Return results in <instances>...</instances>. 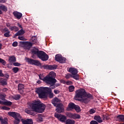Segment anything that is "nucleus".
Returning <instances> with one entry per match:
<instances>
[{"label": "nucleus", "instance_id": "1", "mask_svg": "<svg viewBox=\"0 0 124 124\" xmlns=\"http://www.w3.org/2000/svg\"><path fill=\"white\" fill-rule=\"evenodd\" d=\"M52 88L48 87H41L36 89V93L39 95V98H46L49 93V97L52 98L54 97V93H52Z\"/></svg>", "mask_w": 124, "mask_h": 124}, {"label": "nucleus", "instance_id": "2", "mask_svg": "<svg viewBox=\"0 0 124 124\" xmlns=\"http://www.w3.org/2000/svg\"><path fill=\"white\" fill-rule=\"evenodd\" d=\"M76 93L75 99L76 100H79L78 98H80V101H82L84 103H87L88 101H90V98L92 97V95L87 93L85 90L83 89L77 90Z\"/></svg>", "mask_w": 124, "mask_h": 124}, {"label": "nucleus", "instance_id": "3", "mask_svg": "<svg viewBox=\"0 0 124 124\" xmlns=\"http://www.w3.org/2000/svg\"><path fill=\"white\" fill-rule=\"evenodd\" d=\"M29 106L30 109H31L34 112H37V113H43L46 107L45 105L41 104V102L38 100L34 101Z\"/></svg>", "mask_w": 124, "mask_h": 124}, {"label": "nucleus", "instance_id": "4", "mask_svg": "<svg viewBox=\"0 0 124 124\" xmlns=\"http://www.w3.org/2000/svg\"><path fill=\"white\" fill-rule=\"evenodd\" d=\"M32 54L33 55H37V57L40 59L42 61H48L49 56L45 53V52L42 51H39L38 48L34 47L31 49Z\"/></svg>", "mask_w": 124, "mask_h": 124}, {"label": "nucleus", "instance_id": "5", "mask_svg": "<svg viewBox=\"0 0 124 124\" xmlns=\"http://www.w3.org/2000/svg\"><path fill=\"white\" fill-rule=\"evenodd\" d=\"M68 71L72 74V77L75 80H79V75L78 74V70L73 67H70Z\"/></svg>", "mask_w": 124, "mask_h": 124}, {"label": "nucleus", "instance_id": "6", "mask_svg": "<svg viewBox=\"0 0 124 124\" xmlns=\"http://www.w3.org/2000/svg\"><path fill=\"white\" fill-rule=\"evenodd\" d=\"M47 77L49 78L48 84H51V83H56L57 80L55 79V77H56V73L54 72H50L48 75L46 76Z\"/></svg>", "mask_w": 124, "mask_h": 124}, {"label": "nucleus", "instance_id": "7", "mask_svg": "<svg viewBox=\"0 0 124 124\" xmlns=\"http://www.w3.org/2000/svg\"><path fill=\"white\" fill-rule=\"evenodd\" d=\"M66 116L68 118H70L71 119H74V120H77L78 119H80L81 116L80 115L77 113H72L70 112H68L66 113Z\"/></svg>", "mask_w": 124, "mask_h": 124}, {"label": "nucleus", "instance_id": "8", "mask_svg": "<svg viewBox=\"0 0 124 124\" xmlns=\"http://www.w3.org/2000/svg\"><path fill=\"white\" fill-rule=\"evenodd\" d=\"M55 60L60 63H63L65 62L66 59L64 57H62L61 54H57L55 56Z\"/></svg>", "mask_w": 124, "mask_h": 124}, {"label": "nucleus", "instance_id": "9", "mask_svg": "<svg viewBox=\"0 0 124 124\" xmlns=\"http://www.w3.org/2000/svg\"><path fill=\"white\" fill-rule=\"evenodd\" d=\"M54 116L55 118H57L58 120L60 121V122H62V123H64L66 121V117L64 115L55 113Z\"/></svg>", "mask_w": 124, "mask_h": 124}, {"label": "nucleus", "instance_id": "10", "mask_svg": "<svg viewBox=\"0 0 124 124\" xmlns=\"http://www.w3.org/2000/svg\"><path fill=\"white\" fill-rule=\"evenodd\" d=\"M58 66L57 65H45L43 66L44 69H50V70H53L54 69H57Z\"/></svg>", "mask_w": 124, "mask_h": 124}, {"label": "nucleus", "instance_id": "11", "mask_svg": "<svg viewBox=\"0 0 124 124\" xmlns=\"http://www.w3.org/2000/svg\"><path fill=\"white\" fill-rule=\"evenodd\" d=\"M60 103L61 100L59 99L58 98H54L52 101V104L55 107H57V106H59V105L62 104Z\"/></svg>", "mask_w": 124, "mask_h": 124}, {"label": "nucleus", "instance_id": "12", "mask_svg": "<svg viewBox=\"0 0 124 124\" xmlns=\"http://www.w3.org/2000/svg\"><path fill=\"white\" fill-rule=\"evenodd\" d=\"M56 108V111L58 113H62L64 112V108H63V106H62V104L58 106Z\"/></svg>", "mask_w": 124, "mask_h": 124}, {"label": "nucleus", "instance_id": "13", "mask_svg": "<svg viewBox=\"0 0 124 124\" xmlns=\"http://www.w3.org/2000/svg\"><path fill=\"white\" fill-rule=\"evenodd\" d=\"M39 77L40 79L44 81V82H45L46 83V84H49V78H48V77H47V76L44 78V76H43V75H40L39 76Z\"/></svg>", "mask_w": 124, "mask_h": 124}, {"label": "nucleus", "instance_id": "14", "mask_svg": "<svg viewBox=\"0 0 124 124\" xmlns=\"http://www.w3.org/2000/svg\"><path fill=\"white\" fill-rule=\"evenodd\" d=\"M76 105L73 103H70L66 108L67 111H72L74 109Z\"/></svg>", "mask_w": 124, "mask_h": 124}, {"label": "nucleus", "instance_id": "15", "mask_svg": "<svg viewBox=\"0 0 124 124\" xmlns=\"http://www.w3.org/2000/svg\"><path fill=\"white\" fill-rule=\"evenodd\" d=\"M21 122L23 124H32L33 123L32 122V120L27 119L26 120L22 119Z\"/></svg>", "mask_w": 124, "mask_h": 124}, {"label": "nucleus", "instance_id": "16", "mask_svg": "<svg viewBox=\"0 0 124 124\" xmlns=\"http://www.w3.org/2000/svg\"><path fill=\"white\" fill-rule=\"evenodd\" d=\"M8 114L9 116L13 117V118H14V119L20 115L19 113L15 112H9Z\"/></svg>", "mask_w": 124, "mask_h": 124}, {"label": "nucleus", "instance_id": "17", "mask_svg": "<svg viewBox=\"0 0 124 124\" xmlns=\"http://www.w3.org/2000/svg\"><path fill=\"white\" fill-rule=\"evenodd\" d=\"M18 90L21 94H23L24 93V85L23 84H19L18 85Z\"/></svg>", "mask_w": 124, "mask_h": 124}, {"label": "nucleus", "instance_id": "18", "mask_svg": "<svg viewBox=\"0 0 124 124\" xmlns=\"http://www.w3.org/2000/svg\"><path fill=\"white\" fill-rule=\"evenodd\" d=\"M13 14L15 16V17H16V18H17V19H21V17L22 16V13H19L18 12H14L13 13Z\"/></svg>", "mask_w": 124, "mask_h": 124}, {"label": "nucleus", "instance_id": "19", "mask_svg": "<svg viewBox=\"0 0 124 124\" xmlns=\"http://www.w3.org/2000/svg\"><path fill=\"white\" fill-rule=\"evenodd\" d=\"M3 31L4 32H5L4 34V36H5V37H9V36H10V31H8V29L7 28L4 29Z\"/></svg>", "mask_w": 124, "mask_h": 124}, {"label": "nucleus", "instance_id": "20", "mask_svg": "<svg viewBox=\"0 0 124 124\" xmlns=\"http://www.w3.org/2000/svg\"><path fill=\"white\" fill-rule=\"evenodd\" d=\"M0 122H1V124H8L7 118H5L3 119L2 117L0 116Z\"/></svg>", "mask_w": 124, "mask_h": 124}, {"label": "nucleus", "instance_id": "21", "mask_svg": "<svg viewBox=\"0 0 124 124\" xmlns=\"http://www.w3.org/2000/svg\"><path fill=\"white\" fill-rule=\"evenodd\" d=\"M21 115H19V116L16 117V118H15V120L14 121V124H20V120H21Z\"/></svg>", "mask_w": 124, "mask_h": 124}, {"label": "nucleus", "instance_id": "22", "mask_svg": "<svg viewBox=\"0 0 124 124\" xmlns=\"http://www.w3.org/2000/svg\"><path fill=\"white\" fill-rule=\"evenodd\" d=\"M94 120L95 121H97L98 123H102V119L99 115H96L94 117Z\"/></svg>", "mask_w": 124, "mask_h": 124}, {"label": "nucleus", "instance_id": "23", "mask_svg": "<svg viewBox=\"0 0 124 124\" xmlns=\"http://www.w3.org/2000/svg\"><path fill=\"white\" fill-rule=\"evenodd\" d=\"M49 84H51V87H53L50 88V89H55V88H58V87H60V86H61V84H60V83H56V84H55V83H51Z\"/></svg>", "mask_w": 124, "mask_h": 124}, {"label": "nucleus", "instance_id": "24", "mask_svg": "<svg viewBox=\"0 0 124 124\" xmlns=\"http://www.w3.org/2000/svg\"><path fill=\"white\" fill-rule=\"evenodd\" d=\"M0 83L2 85V86H6V85H7L6 79H4L3 78H0Z\"/></svg>", "mask_w": 124, "mask_h": 124}, {"label": "nucleus", "instance_id": "25", "mask_svg": "<svg viewBox=\"0 0 124 124\" xmlns=\"http://www.w3.org/2000/svg\"><path fill=\"white\" fill-rule=\"evenodd\" d=\"M12 104V103L9 101H6L4 102H2V105H7V106H9Z\"/></svg>", "mask_w": 124, "mask_h": 124}, {"label": "nucleus", "instance_id": "26", "mask_svg": "<svg viewBox=\"0 0 124 124\" xmlns=\"http://www.w3.org/2000/svg\"><path fill=\"white\" fill-rule=\"evenodd\" d=\"M65 124H75V121L74 120H72L71 119H67L65 121Z\"/></svg>", "mask_w": 124, "mask_h": 124}, {"label": "nucleus", "instance_id": "27", "mask_svg": "<svg viewBox=\"0 0 124 124\" xmlns=\"http://www.w3.org/2000/svg\"><path fill=\"white\" fill-rule=\"evenodd\" d=\"M25 33V31L23 29L20 30L16 34V36H18V35H22Z\"/></svg>", "mask_w": 124, "mask_h": 124}, {"label": "nucleus", "instance_id": "28", "mask_svg": "<svg viewBox=\"0 0 124 124\" xmlns=\"http://www.w3.org/2000/svg\"><path fill=\"white\" fill-rule=\"evenodd\" d=\"M74 109H75V111L77 113H80V112H81V108H80V107H79L78 105H76Z\"/></svg>", "mask_w": 124, "mask_h": 124}, {"label": "nucleus", "instance_id": "29", "mask_svg": "<svg viewBox=\"0 0 124 124\" xmlns=\"http://www.w3.org/2000/svg\"><path fill=\"white\" fill-rule=\"evenodd\" d=\"M0 9L3 11H7V8L4 5H0Z\"/></svg>", "mask_w": 124, "mask_h": 124}, {"label": "nucleus", "instance_id": "30", "mask_svg": "<svg viewBox=\"0 0 124 124\" xmlns=\"http://www.w3.org/2000/svg\"><path fill=\"white\" fill-rule=\"evenodd\" d=\"M10 62H16V58L14 56H12L9 58Z\"/></svg>", "mask_w": 124, "mask_h": 124}, {"label": "nucleus", "instance_id": "31", "mask_svg": "<svg viewBox=\"0 0 124 124\" xmlns=\"http://www.w3.org/2000/svg\"><path fill=\"white\" fill-rule=\"evenodd\" d=\"M10 29L11 31H17L19 30L18 28L16 26H11L10 27Z\"/></svg>", "mask_w": 124, "mask_h": 124}, {"label": "nucleus", "instance_id": "32", "mask_svg": "<svg viewBox=\"0 0 124 124\" xmlns=\"http://www.w3.org/2000/svg\"><path fill=\"white\" fill-rule=\"evenodd\" d=\"M31 41L32 44H35L37 42V39L35 37H33L31 38Z\"/></svg>", "mask_w": 124, "mask_h": 124}, {"label": "nucleus", "instance_id": "33", "mask_svg": "<svg viewBox=\"0 0 124 124\" xmlns=\"http://www.w3.org/2000/svg\"><path fill=\"white\" fill-rule=\"evenodd\" d=\"M12 97L13 99H15V100H18V99H20L21 96L19 94H17V95H15L14 96H13Z\"/></svg>", "mask_w": 124, "mask_h": 124}, {"label": "nucleus", "instance_id": "34", "mask_svg": "<svg viewBox=\"0 0 124 124\" xmlns=\"http://www.w3.org/2000/svg\"><path fill=\"white\" fill-rule=\"evenodd\" d=\"M117 119L119 121L121 122H124V115H119L117 116Z\"/></svg>", "mask_w": 124, "mask_h": 124}, {"label": "nucleus", "instance_id": "35", "mask_svg": "<svg viewBox=\"0 0 124 124\" xmlns=\"http://www.w3.org/2000/svg\"><path fill=\"white\" fill-rule=\"evenodd\" d=\"M75 89V87L74 86L72 85L69 87V91L70 93L74 92Z\"/></svg>", "mask_w": 124, "mask_h": 124}, {"label": "nucleus", "instance_id": "36", "mask_svg": "<svg viewBox=\"0 0 124 124\" xmlns=\"http://www.w3.org/2000/svg\"><path fill=\"white\" fill-rule=\"evenodd\" d=\"M34 60L29 59L28 60V62L29 63H30V64H33L34 63Z\"/></svg>", "mask_w": 124, "mask_h": 124}, {"label": "nucleus", "instance_id": "37", "mask_svg": "<svg viewBox=\"0 0 124 124\" xmlns=\"http://www.w3.org/2000/svg\"><path fill=\"white\" fill-rule=\"evenodd\" d=\"M25 112L27 114H29L30 115H33V113H32V110H30L28 109H25Z\"/></svg>", "mask_w": 124, "mask_h": 124}, {"label": "nucleus", "instance_id": "38", "mask_svg": "<svg viewBox=\"0 0 124 124\" xmlns=\"http://www.w3.org/2000/svg\"><path fill=\"white\" fill-rule=\"evenodd\" d=\"M26 46H27V47H31L32 46V44L30 42H27L25 43Z\"/></svg>", "mask_w": 124, "mask_h": 124}, {"label": "nucleus", "instance_id": "39", "mask_svg": "<svg viewBox=\"0 0 124 124\" xmlns=\"http://www.w3.org/2000/svg\"><path fill=\"white\" fill-rule=\"evenodd\" d=\"M34 65L39 66L40 65V62L37 60H34Z\"/></svg>", "mask_w": 124, "mask_h": 124}, {"label": "nucleus", "instance_id": "40", "mask_svg": "<svg viewBox=\"0 0 124 124\" xmlns=\"http://www.w3.org/2000/svg\"><path fill=\"white\" fill-rule=\"evenodd\" d=\"M13 70L14 73H17V72H18V71H19V68H18V67H14L13 68Z\"/></svg>", "mask_w": 124, "mask_h": 124}, {"label": "nucleus", "instance_id": "41", "mask_svg": "<svg viewBox=\"0 0 124 124\" xmlns=\"http://www.w3.org/2000/svg\"><path fill=\"white\" fill-rule=\"evenodd\" d=\"M6 96V95H5V94H1L0 93V99H4V98H5V97Z\"/></svg>", "mask_w": 124, "mask_h": 124}, {"label": "nucleus", "instance_id": "42", "mask_svg": "<svg viewBox=\"0 0 124 124\" xmlns=\"http://www.w3.org/2000/svg\"><path fill=\"white\" fill-rule=\"evenodd\" d=\"M0 62L1 63H2L3 65H5V64H6V62H5V61L3 60V59H1L0 58Z\"/></svg>", "mask_w": 124, "mask_h": 124}, {"label": "nucleus", "instance_id": "43", "mask_svg": "<svg viewBox=\"0 0 124 124\" xmlns=\"http://www.w3.org/2000/svg\"><path fill=\"white\" fill-rule=\"evenodd\" d=\"M1 108L3 109V110H6L7 111H9V110H10V108H8L7 107H5V106H3Z\"/></svg>", "mask_w": 124, "mask_h": 124}, {"label": "nucleus", "instance_id": "44", "mask_svg": "<svg viewBox=\"0 0 124 124\" xmlns=\"http://www.w3.org/2000/svg\"><path fill=\"white\" fill-rule=\"evenodd\" d=\"M71 77H72V76L71 74H68L65 76L66 79H69V78H71Z\"/></svg>", "mask_w": 124, "mask_h": 124}, {"label": "nucleus", "instance_id": "45", "mask_svg": "<svg viewBox=\"0 0 124 124\" xmlns=\"http://www.w3.org/2000/svg\"><path fill=\"white\" fill-rule=\"evenodd\" d=\"M13 65H14V66H20V65H21V64L18 62H14Z\"/></svg>", "mask_w": 124, "mask_h": 124}, {"label": "nucleus", "instance_id": "46", "mask_svg": "<svg viewBox=\"0 0 124 124\" xmlns=\"http://www.w3.org/2000/svg\"><path fill=\"white\" fill-rule=\"evenodd\" d=\"M95 112V109H91L90 111H89V113L90 114H93L94 113V112Z\"/></svg>", "mask_w": 124, "mask_h": 124}, {"label": "nucleus", "instance_id": "47", "mask_svg": "<svg viewBox=\"0 0 124 124\" xmlns=\"http://www.w3.org/2000/svg\"><path fill=\"white\" fill-rule=\"evenodd\" d=\"M18 39H19V40H26V39H25V38L22 36H19Z\"/></svg>", "mask_w": 124, "mask_h": 124}, {"label": "nucleus", "instance_id": "48", "mask_svg": "<svg viewBox=\"0 0 124 124\" xmlns=\"http://www.w3.org/2000/svg\"><path fill=\"white\" fill-rule=\"evenodd\" d=\"M66 85H72L73 84V83L71 81H67L66 82Z\"/></svg>", "mask_w": 124, "mask_h": 124}, {"label": "nucleus", "instance_id": "49", "mask_svg": "<svg viewBox=\"0 0 124 124\" xmlns=\"http://www.w3.org/2000/svg\"><path fill=\"white\" fill-rule=\"evenodd\" d=\"M18 46V43H17V42H14L13 43V46L14 47H16V46Z\"/></svg>", "mask_w": 124, "mask_h": 124}, {"label": "nucleus", "instance_id": "50", "mask_svg": "<svg viewBox=\"0 0 124 124\" xmlns=\"http://www.w3.org/2000/svg\"><path fill=\"white\" fill-rule=\"evenodd\" d=\"M90 124H98V123H97V122L93 120L90 122Z\"/></svg>", "mask_w": 124, "mask_h": 124}, {"label": "nucleus", "instance_id": "51", "mask_svg": "<svg viewBox=\"0 0 124 124\" xmlns=\"http://www.w3.org/2000/svg\"><path fill=\"white\" fill-rule=\"evenodd\" d=\"M54 93H55L56 94H58V93H60V91H59V90H55L54 91Z\"/></svg>", "mask_w": 124, "mask_h": 124}, {"label": "nucleus", "instance_id": "52", "mask_svg": "<svg viewBox=\"0 0 124 124\" xmlns=\"http://www.w3.org/2000/svg\"><path fill=\"white\" fill-rule=\"evenodd\" d=\"M8 91V89L7 88H3L2 89V91L5 93V92H7Z\"/></svg>", "mask_w": 124, "mask_h": 124}, {"label": "nucleus", "instance_id": "53", "mask_svg": "<svg viewBox=\"0 0 124 124\" xmlns=\"http://www.w3.org/2000/svg\"><path fill=\"white\" fill-rule=\"evenodd\" d=\"M39 122H42L43 121V119L42 118L39 117H38Z\"/></svg>", "mask_w": 124, "mask_h": 124}, {"label": "nucleus", "instance_id": "54", "mask_svg": "<svg viewBox=\"0 0 124 124\" xmlns=\"http://www.w3.org/2000/svg\"><path fill=\"white\" fill-rule=\"evenodd\" d=\"M5 1H6V0H0V2H1V3H4Z\"/></svg>", "mask_w": 124, "mask_h": 124}, {"label": "nucleus", "instance_id": "55", "mask_svg": "<svg viewBox=\"0 0 124 124\" xmlns=\"http://www.w3.org/2000/svg\"><path fill=\"white\" fill-rule=\"evenodd\" d=\"M0 76H3V74H2V72L1 71V70H0Z\"/></svg>", "mask_w": 124, "mask_h": 124}, {"label": "nucleus", "instance_id": "56", "mask_svg": "<svg viewBox=\"0 0 124 124\" xmlns=\"http://www.w3.org/2000/svg\"><path fill=\"white\" fill-rule=\"evenodd\" d=\"M61 82L63 83V84H64V83H65V81L64 80H61Z\"/></svg>", "mask_w": 124, "mask_h": 124}, {"label": "nucleus", "instance_id": "57", "mask_svg": "<svg viewBox=\"0 0 124 124\" xmlns=\"http://www.w3.org/2000/svg\"><path fill=\"white\" fill-rule=\"evenodd\" d=\"M7 27H8V28H10V27H11V26H10V25L9 24H7Z\"/></svg>", "mask_w": 124, "mask_h": 124}, {"label": "nucleus", "instance_id": "58", "mask_svg": "<svg viewBox=\"0 0 124 124\" xmlns=\"http://www.w3.org/2000/svg\"><path fill=\"white\" fill-rule=\"evenodd\" d=\"M18 27H19V28H20V29H22V26L21 25H20V24H18Z\"/></svg>", "mask_w": 124, "mask_h": 124}, {"label": "nucleus", "instance_id": "59", "mask_svg": "<svg viewBox=\"0 0 124 124\" xmlns=\"http://www.w3.org/2000/svg\"><path fill=\"white\" fill-rule=\"evenodd\" d=\"M37 83L38 84H40V83H41V81L40 80H38V81H37Z\"/></svg>", "mask_w": 124, "mask_h": 124}, {"label": "nucleus", "instance_id": "60", "mask_svg": "<svg viewBox=\"0 0 124 124\" xmlns=\"http://www.w3.org/2000/svg\"><path fill=\"white\" fill-rule=\"evenodd\" d=\"M1 46H2V45L1 44H0V49H1Z\"/></svg>", "mask_w": 124, "mask_h": 124}, {"label": "nucleus", "instance_id": "61", "mask_svg": "<svg viewBox=\"0 0 124 124\" xmlns=\"http://www.w3.org/2000/svg\"><path fill=\"white\" fill-rule=\"evenodd\" d=\"M0 14H2V11H1V10H0Z\"/></svg>", "mask_w": 124, "mask_h": 124}, {"label": "nucleus", "instance_id": "62", "mask_svg": "<svg viewBox=\"0 0 124 124\" xmlns=\"http://www.w3.org/2000/svg\"><path fill=\"white\" fill-rule=\"evenodd\" d=\"M2 101L0 100V104H1Z\"/></svg>", "mask_w": 124, "mask_h": 124}, {"label": "nucleus", "instance_id": "63", "mask_svg": "<svg viewBox=\"0 0 124 124\" xmlns=\"http://www.w3.org/2000/svg\"><path fill=\"white\" fill-rule=\"evenodd\" d=\"M32 57L33 58H34V57H33V56H32Z\"/></svg>", "mask_w": 124, "mask_h": 124}]
</instances>
